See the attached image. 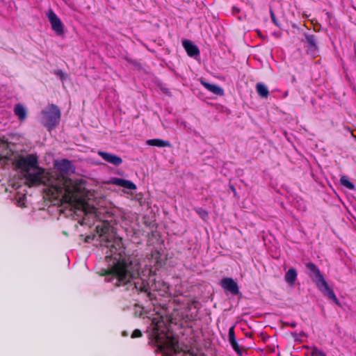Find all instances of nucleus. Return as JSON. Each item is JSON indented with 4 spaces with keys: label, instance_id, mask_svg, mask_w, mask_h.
Listing matches in <instances>:
<instances>
[{
    "label": "nucleus",
    "instance_id": "nucleus-1",
    "mask_svg": "<svg viewBox=\"0 0 356 356\" xmlns=\"http://www.w3.org/2000/svg\"><path fill=\"white\" fill-rule=\"evenodd\" d=\"M13 163L29 186H47L52 194L63 196L67 202L74 204L75 212L79 211L84 214H94L101 218L99 209L90 207L83 198L85 181L68 178L69 174L74 172L73 165L69 160L56 161L52 172H47L40 168L38 156L33 154L18 155Z\"/></svg>",
    "mask_w": 356,
    "mask_h": 356
},
{
    "label": "nucleus",
    "instance_id": "nucleus-2",
    "mask_svg": "<svg viewBox=\"0 0 356 356\" xmlns=\"http://www.w3.org/2000/svg\"><path fill=\"white\" fill-rule=\"evenodd\" d=\"M96 229L97 240L109 265V268L105 270L106 280L118 286L134 284L136 289L147 291L143 281L140 286L136 282L140 277V264L137 258L126 253L122 238L104 221Z\"/></svg>",
    "mask_w": 356,
    "mask_h": 356
},
{
    "label": "nucleus",
    "instance_id": "nucleus-3",
    "mask_svg": "<svg viewBox=\"0 0 356 356\" xmlns=\"http://www.w3.org/2000/svg\"><path fill=\"white\" fill-rule=\"evenodd\" d=\"M165 323L162 317L153 318L151 336L163 356H172L179 348L178 341L162 329Z\"/></svg>",
    "mask_w": 356,
    "mask_h": 356
},
{
    "label": "nucleus",
    "instance_id": "nucleus-4",
    "mask_svg": "<svg viewBox=\"0 0 356 356\" xmlns=\"http://www.w3.org/2000/svg\"><path fill=\"white\" fill-rule=\"evenodd\" d=\"M306 267L309 270L308 275L316 283L318 289L330 299L332 300L335 304L339 305V302L336 297L334 291L330 288L318 268L313 263L306 264Z\"/></svg>",
    "mask_w": 356,
    "mask_h": 356
},
{
    "label": "nucleus",
    "instance_id": "nucleus-5",
    "mask_svg": "<svg viewBox=\"0 0 356 356\" xmlns=\"http://www.w3.org/2000/svg\"><path fill=\"white\" fill-rule=\"evenodd\" d=\"M42 124L47 127L49 130H51L59 123L61 114L57 106L51 104L42 111Z\"/></svg>",
    "mask_w": 356,
    "mask_h": 356
},
{
    "label": "nucleus",
    "instance_id": "nucleus-6",
    "mask_svg": "<svg viewBox=\"0 0 356 356\" xmlns=\"http://www.w3.org/2000/svg\"><path fill=\"white\" fill-rule=\"evenodd\" d=\"M47 17L51 25L52 29L58 35L63 34L64 26L56 13L52 10H49L47 13Z\"/></svg>",
    "mask_w": 356,
    "mask_h": 356
},
{
    "label": "nucleus",
    "instance_id": "nucleus-7",
    "mask_svg": "<svg viewBox=\"0 0 356 356\" xmlns=\"http://www.w3.org/2000/svg\"><path fill=\"white\" fill-rule=\"evenodd\" d=\"M220 286L232 295H237L239 293L238 284L232 278H223L220 281Z\"/></svg>",
    "mask_w": 356,
    "mask_h": 356
},
{
    "label": "nucleus",
    "instance_id": "nucleus-8",
    "mask_svg": "<svg viewBox=\"0 0 356 356\" xmlns=\"http://www.w3.org/2000/svg\"><path fill=\"white\" fill-rule=\"evenodd\" d=\"M98 155H99L105 161L113 164L114 165H120L122 163V159L115 154H110L103 151H99L97 152Z\"/></svg>",
    "mask_w": 356,
    "mask_h": 356
},
{
    "label": "nucleus",
    "instance_id": "nucleus-9",
    "mask_svg": "<svg viewBox=\"0 0 356 356\" xmlns=\"http://www.w3.org/2000/svg\"><path fill=\"white\" fill-rule=\"evenodd\" d=\"M110 182L112 184H114V185H116L118 186H121V187H123L124 188H127V189H129L131 191H134V190L136 189V186L132 181H131L129 180L118 178V177H114V178L111 179Z\"/></svg>",
    "mask_w": 356,
    "mask_h": 356
},
{
    "label": "nucleus",
    "instance_id": "nucleus-10",
    "mask_svg": "<svg viewBox=\"0 0 356 356\" xmlns=\"http://www.w3.org/2000/svg\"><path fill=\"white\" fill-rule=\"evenodd\" d=\"M200 81V83L211 93L219 96H222L224 95L223 89L218 85L209 83L204 79H201Z\"/></svg>",
    "mask_w": 356,
    "mask_h": 356
},
{
    "label": "nucleus",
    "instance_id": "nucleus-11",
    "mask_svg": "<svg viewBox=\"0 0 356 356\" xmlns=\"http://www.w3.org/2000/svg\"><path fill=\"white\" fill-rule=\"evenodd\" d=\"M182 44L188 56H196L199 55L200 51L197 47L191 41L186 40L183 41Z\"/></svg>",
    "mask_w": 356,
    "mask_h": 356
},
{
    "label": "nucleus",
    "instance_id": "nucleus-12",
    "mask_svg": "<svg viewBox=\"0 0 356 356\" xmlns=\"http://www.w3.org/2000/svg\"><path fill=\"white\" fill-rule=\"evenodd\" d=\"M305 43L307 51L314 53L317 48L315 37L313 35L305 34Z\"/></svg>",
    "mask_w": 356,
    "mask_h": 356
},
{
    "label": "nucleus",
    "instance_id": "nucleus-13",
    "mask_svg": "<svg viewBox=\"0 0 356 356\" xmlns=\"http://www.w3.org/2000/svg\"><path fill=\"white\" fill-rule=\"evenodd\" d=\"M228 340H229V342L230 343V344L232 345V348H234V350L235 351H236L237 353H239L240 348H239V346L238 345V343L236 341V339L235 335H234V326H232L229 329Z\"/></svg>",
    "mask_w": 356,
    "mask_h": 356
},
{
    "label": "nucleus",
    "instance_id": "nucleus-14",
    "mask_svg": "<svg viewBox=\"0 0 356 356\" xmlns=\"http://www.w3.org/2000/svg\"><path fill=\"white\" fill-rule=\"evenodd\" d=\"M297 271L295 268H291L286 273L284 280L290 285H293L297 279Z\"/></svg>",
    "mask_w": 356,
    "mask_h": 356
},
{
    "label": "nucleus",
    "instance_id": "nucleus-15",
    "mask_svg": "<svg viewBox=\"0 0 356 356\" xmlns=\"http://www.w3.org/2000/svg\"><path fill=\"white\" fill-rule=\"evenodd\" d=\"M146 143L151 146H156V147H170V143L168 141L163 140L161 139H149L147 140Z\"/></svg>",
    "mask_w": 356,
    "mask_h": 356
},
{
    "label": "nucleus",
    "instance_id": "nucleus-16",
    "mask_svg": "<svg viewBox=\"0 0 356 356\" xmlns=\"http://www.w3.org/2000/svg\"><path fill=\"white\" fill-rule=\"evenodd\" d=\"M15 114L20 120H24L26 118V110L21 104H17L14 108Z\"/></svg>",
    "mask_w": 356,
    "mask_h": 356
},
{
    "label": "nucleus",
    "instance_id": "nucleus-17",
    "mask_svg": "<svg viewBox=\"0 0 356 356\" xmlns=\"http://www.w3.org/2000/svg\"><path fill=\"white\" fill-rule=\"evenodd\" d=\"M256 90L259 95L263 98H267L268 96V88L261 83H258L256 86Z\"/></svg>",
    "mask_w": 356,
    "mask_h": 356
},
{
    "label": "nucleus",
    "instance_id": "nucleus-18",
    "mask_svg": "<svg viewBox=\"0 0 356 356\" xmlns=\"http://www.w3.org/2000/svg\"><path fill=\"white\" fill-rule=\"evenodd\" d=\"M340 183L342 186H343L344 187L347 188L349 190H355V185L351 181H350L348 178L345 175L341 176L340 179Z\"/></svg>",
    "mask_w": 356,
    "mask_h": 356
},
{
    "label": "nucleus",
    "instance_id": "nucleus-19",
    "mask_svg": "<svg viewBox=\"0 0 356 356\" xmlns=\"http://www.w3.org/2000/svg\"><path fill=\"white\" fill-rule=\"evenodd\" d=\"M195 211L202 219H205L208 216L207 212L201 208L196 209Z\"/></svg>",
    "mask_w": 356,
    "mask_h": 356
},
{
    "label": "nucleus",
    "instance_id": "nucleus-20",
    "mask_svg": "<svg viewBox=\"0 0 356 356\" xmlns=\"http://www.w3.org/2000/svg\"><path fill=\"white\" fill-rule=\"evenodd\" d=\"M141 336H142L141 331L136 329L133 332V333L131 334V338L140 337Z\"/></svg>",
    "mask_w": 356,
    "mask_h": 356
},
{
    "label": "nucleus",
    "instance_id": "nucleus-21",
    "mask_svg": "<svg viewBox=\"0 0 356 356\" xmlns=\"http://www.w3.org/2000/svg\"><path fill=\"white\" fill-rule=\"evenodd\" d=\"M162 284L163 288L161 289V291L163 292V294L168 293L169 286L165 282H163ZM159 290H161V289Z\"/></svg>",
    "mask_w": 356,
    "mask_h": 356
},
{
    "label": "nucleus",
    "instance_id": "nucleus-22",
    "mask_svg": "<svg viewBox=\"0 0 356 356\" xmlns=\"http://www.w3.org/2000/svg\"><path fill=\"white\" fill-rule=\"evenodd\" d=\"M313 355L314 356H326L325 353L321 350H317V349H315L314 351H313Z\"/></svg>",
    "mask_w": 356,
    "mask_h": 356
},
{
    "label": "nucleus",
    "instance_id": "nucleus-23",
    "mask_svg": "<svg viewBox=\"0 0 356 356\" xmlns=\"http://www.w3.org/2000/svg\"><path fill=\"white\" fill-rule=\"evenodd\" d=\"M270 17H271V19L273 22V23L275 24H276V25H278L277 24V22L276 18H275V14H274V13L272 10L270 11Z\"/></svg>",
    "mask_w": 356,
    "mask_h": 356
},
{
    "label": "nucleus",
    "instance_id": "nucleus-24",
    "mask_svg": "<svg viewBox=\"0 0 356 356\" xmlns=\"http://www.w3.org/2000/svg\"><path fill=\"white\" fill-rule=\"evenodd\" d=\"M95 236H88L86 238V242L90 243L91 241H92L95 238Z\"/></svg>",
    "mask_w": 356,
    "mask_h": 356
},
{
    "label": "nucleus",
    "instance_id": "nucleus-25",
    "mask_svg": "<svg viewBox=\"0 0 356 356\" xmlns=\"http://www.w3.org/2000/svg\"><path fill=\"white\" fill-rule=\"evenodd\" d=\"M285 325L291 326L292 327H295L297 325V323L296 322L285 323Z\"/></svg>",
    "mask_w": 356,
    "mask_h": 356
},
{
    "label": "nucleus",
    "instance_id": "nucleus-26",
    "mask_svg": "<svg viewBox=\"0 0 356 356\" xmlns=\"http://www.w3.org/2000/svg\"><path fill=\"white\" fill-rule=\"evenodd\" d=\"M0 145L2 146V147H3V148L7 147V146H8V145L3 141L0 142Z\"/></svg>",
    "mask_w": 356,
    "mask_h": 356
},
{
    "label": "nucleus",
    "instance_id": "nucleus-27",
    "mask_svg": "<svg viewBox=\"0 0 356 356\" xmlns=\"http://www.w3.org/2000/svg\"><path fill=\"white\" fill-rule=\"evenodd\" d=\"M233 10H234V11H236V12H238V13L239 12V9H238V8H235V7H234V8H233Z\"/></svg>",
    "mask_w": 356,
    "mask_h": 356
},
{
    "label": "nucleus",
    "instance_id": "nucleus-28",
    "mask_svg": "<svg viewBox=\"0 0 356 356\" xmlns=\"http://www.w3.org/2000/svg\"><path fill=\"white\" fill-rule=\"evenodd\" d=\"M231 188H232V191L234 193H236L235 188H234L233 186H232V187H231Z\"/></svg>",
    "mask_w": 356,
    "mask_h": 356
}]
</instances>
